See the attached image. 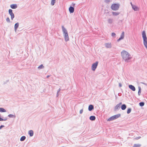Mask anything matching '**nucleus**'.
I'll use <instances>...</instances> for the list:
<instances>
[{"label": "nucleus", "instance_id": "nucleus-1", "mask_svg": "<svg viewBox=\"0 0 147 147\" xmlns=\"http://www.w3.org/2000/svg\"><path fill=\"white\" fill-rule=\"evenodd\" d=\"M121 55L123 60L127 63L129 62L132 58L131 55L127 51L124 50L121 52Z\"/></svg>", "mask_w": 147, "mask_h": 147}, {"label": "nucleus", "instance_id": "nucleus-2", "mask_svg": "<svg viewBox=\"0 0 147 147\" xmlns=\"http://www.w3.org/2000/svg\"><path fill=\"white\" fill-rule=\"evenodd\" d=\"M62 29L65 40L66 42H67L69 40V38L67 31L66 29L63 26H62Z\"/></svg>", "mask_w": 147, "mask_h": 147}, {"label": "nucleus", "instance_id": "nucleus-3", "mask_svg": "<svg viewBox=\"0 0 147 147\" xmlns=\"http://www.w3.org/2000/svg\"><path fill=\"white\" fill-rule=\"evenodd\" d=\"M142 35L143 39V43L145 47L147 49V38L146 36L145 32L143 31L142 33Z\"/></svg>", "mask_w": 147, "mask_h": 147}, {"label": "nucleus", "instance_id": "nucleus-4", "mask_svg": "<svg viewBox=\"0 0 147 147\" xmlns=\"http://www.w3.org/2000/svg\"><path fill=\"white\" fill-rule=\"evenodd\" d=\"M120 5L119 4H113L111 6V8L112 10L116 11L118 10L119 8Z\"/></svg>", "mask_w": 147, "mask_h": 147}, {"label": "nucleus", "instance_id": "nucleus-5", "mask_svg": "<svg viewBox=\"0 0 147 147\" xmlns=\"http://www.w3.org/2000/svg\"><path fill=\"white\" fill-rule=\"evenodd\" d=\"M98 64V61H96L95 63H93L92 66V69L93 71H94L97 67Z\"/></svg>", "mask_w": 147, "mask_h": 147}, {"label": "nucleus", "instance_id": "nucleus-6", "mask_svg": "<svg viewBox=\"0 0 147 147\" xmlns=\"http://www.w3.org/2000/svg\"><path fill=\"white\" fill-rule=\"evenodd\" d=\"M105 47L107 48H111L112 47V45L111 42H107L105 44Z\"/></svg>", "mask_w": 147, "mask_h": 147}, {"label": "nucleus", "instance_id": "nucleus-7", "mask_svg": "<svg viewBox=\"0 0 147 147\" xmlns=\"http://www.w3.org/2000/svg\"><path fill=\"white\" fill-rule=\"evenodd\" d=\"M9 14L11 16V19L13 20L14 17V14L12 12V10L11 9H9Z\"/></svg>", "mask_w": 147, "mask_h": 147}, {"label": "nucleus", "instance_id": "nucleus-8", "mask_svg": "<svg viewBox=\"0 0 147 147\" xmlns=\"http://www.w3.org/2000/svg\"><path fill=\"white\" fill-rule=\"evenodd\" d=\"M125 36V33L124 32H123L121 35L120 37L117 40V42H119L120 40L124 38Z\"/></svg>", "mask_w": 147, "mask_h": 147}, {"label": "nucleus", "instance_id": "nucleus-9", "mask_svg": "<svg viewBox=\"0 0 147 147\" xmlns=\"http://www.w3.org/2000/svg\"><path fill=\"white\" fill-rule=\"evenodd\" d=\"M122 104V102H120L119 104L117 105L115 107V109L117 110L120 108V106Z\"/></svg>", "mask_w": 147, "mask_h": 147}, {"label": "nucleus", "instance_id": "nucleus-10", "mask_svg": "<svg viewBox=\"0 0 147 147\" xmlns=\"http://www.w3.org/2000/svg\"><path fill=\"white\" fill-rule=\"evenodd\" d=\"M129 88L131 90L133 91H135L136 90V88L135 87L131 85H130L129 86Z\"/></svg>", "mask_w": 147, "mask_h": 147}, {"label": "nucleus", "instance_id": "nucleus-11", "mask_svg": "<svg viewBox=\"0 0 147 147\" xmlns=\"http://www.w3.org/2000/svg\"><path fill=\"white\" fill-rule=\"evenodd\" d=\"M69 11L70 13H73L74 11V8L70 6L69 8Z\"/></svg>", "mask_w": 147, "mask_h": 147}, {"label": "nucleus", "instance_id": "nucleus-12", "mask_svg": "<svg viewBox=\"0 0 147 147\" xmlns=\"http://www.w3.org/2000/svg\"><path fill=\"white\" fill-rule=\"evenodd\" d=\"M120 116L121 114H118L113 116V117L114 119L115 120L119 117Z\"/></svg>", "mask_w": 147, "mask_h": 147}, {"label": "nucleus", "instance_id": "nucleus-13", "mask_svg": "<svg viewBox=\"0 0 147 147\" xmlns=\"http://www.w3.org/2000/svg\"><path fill=\"white\" fill-rule=\"evenodd\" d=\"M17 5L16 4H12L11 5L10 7L12 9H15L17 7Z\"/></svg>", "mask_w": 147, "mask_h": 147}, {"label": "nucleus", "instance_id": "nucleus-14", "mask_svg": "<svg viewBox=\"0 0 147 147\" xmlns=\"http://www.w3.org/2000/svg\"><path fill=\"white\" fill-rule=\"evenodd\" d=\"M88 110L89 111H91L94 109V107L93 105H90L88 107Z\"/></svg>", "mask_w": 147, "mask_h": 147}, {"label": "nucleus", "instance_id": "nucleus-15", "mask_svg": "<svg viewBox=\"0 0 147 147\" xmlns=\"http://www.w3.org/2000/svg\"><path fill=\"white\" fill-rule=\"evenodd\" d=\"M19 26V24L18 23H16L14 26L15 30L16 31L17 30Z\"/></svg>", "mask_w": 147, "mask_h": 147}, {"label": "nucleus", "instance_id": "nucleus-16", "mask_svg": "<svg viewBox=\"0 0 147 147\" xmlns=\"http://www.w3.org/2000/svg\"><path fill=\"white\" fill-rule=\"evenodd\" d=\"M108 22L110 24H111L113 22V19L111 18H109L107 20Z\"/></svg>", "mask_w": 147, "mask_h": 147}, {"label": "nucleus", "instance_id": "nucleus-17", "mask_svg": "<svg viewBox=\"0 0 147 147\" xmlns=\"http://www.w3.org/2000/svg\"><path fill=\"white\" fill-rule=\"evenodd\" d=\"M28 134L30 135V136H32L33 135V131L32 130H30L29 131Z\"/></svg>", "mask_w": 147, "mask_h": 147}, {"label": "nucleus", "instance_id": "nucleus-18", "mask_svg": "<svg viewBox=\"0 0 147 147\" xmlns=\"http://www.w3.org/2000/svg\"><path fill=\"white\" fill-rule=\"evenodd\" d=\"M96 118L94 116H91L90 117V119L92 121H94L95 119Z\"/></svg>", "mask_w": 147, "mask_h": 147}, {"label": "nucleus", "instance_id": "nucleus-19", "mask_svg": "<svg viewBox=\"0 0 147 147\" xmlns=\"http://www.w3.org/2000/svg\"><path fill=\"white\" fill-rule=\"evenodd\" d=\"M126 108V105L125 104L123 105L121 107V109L122 110H125Z\"/></svg>", "mask_w": 147, "mask_h": 147}, {"label": "nucleus", "instance_id": "nucleus-20", "mask_svg": "<svg viewBox=\"0 0 147 147\" xmlns=\"http://www.w3.org/2000/svg\"><path fill=\"white\" fill-rule=\"evenodd\" d=\"M112 13L113 15L115 16H117L119 14V12H113Z\"/></svg>", "mask_w": 147, "mask_h": 147}, {"label": "nucleus", "instance_id": "nucleus-21", "mask_svg": "<svg viewBox=\"0 0 147 147\" xmlns=\"http://www.w3.org/2000/svg\"><path fill=\"white\" fill-rule=\"evenodd\" d=\"M139 90L138 92V95L140 96V94L141 92V88L139 86L138 87Z\"/></svg>", "mask_w": 147, "mask_h": 147}, {"label": "nucleus", "instance_id": "nucleus-22", "mask_svg": "<svg viewBox=\"0 0 147 147\" xmlns=\"http://www.w3.org/2000/svg\"><path fill=\"white\" fill-rule=\"evenodd\" d=\"M44 68V67L42 64L41 65H40L39 66L38 68V69H43Z\"/></svg>", "mask_w": 147, "mask_h": 147}, {"label": "nucleus", "instance_id": "nucleus-23", "mask_svg": "<svg viewBox=\"0 0 147 147\" xmlns=\"http://www.w3.org/2000/svg\"><path fill=\"white\" fill-rule=\"evenodd\" d=\"M6 111V110L2 108H0V112H4Z\"/></svg>", "mask_w": 147, "mask_h": 147}, {"label": "nucleus", "instance_id": "nucleus-24", "mask_svg": "<svg viewBox=\"0 0 147 147\" xmlns=\"http://www.w3.org/2000/svg\"><path fill=\"white\" fill-rule=\"evenodd\" d=\"M114 120L113 119V116L109 118L107 120L108 121H113V120Z\"/></svg>", "mask_w": 147, "mask_h": 147}, {"label": "nucleus", "instance_id": "nucleus-25", "mask_svg": "<svg viewBox=\"0 0 147 147\" xmlns=\"http://www.w3.org/2000/svg\"><path fill=\"white\" fill-rule=\"evenodd\" d=\"M141 145L140 144H134L133 147H140Z\"/></svg>", "mask_w": 147, "mask_h": 147}, {"label": "nucleus", "instance_id": "nucleus-26", "mask_svg": "<svg viewBox=\"0 0 147 147\" xmlns=\"http://www.w3.org/2000/svg\"><path fill=\"white\" fill-rule=\"evenodd\" d=\"M55 2V0H52L51 2V4L52 5H54Z\"/></svg>", "mask_w": 147, "mask_h": 147}, {"label": "nucleus", "instance_id": "nucleus-27", "mask_svg": "<svg viewBox=\"0 0 147 147\" xmlns=\"http://www.w3.org/2000/svg\"><path fill=\"white\" fill-rule=\"evenodd\" d=\"M25 138L26 137L25 136H23L21 137L20 140L22 141H23L25 140Z\"/></svg>", "mask_w": 147, "mask_h": 147}, {"label": "nucleus", "instance_id": "nucleus-28", "mask_svg": "<svg viewBox=\"0 0 147 147\" xmlns=\"http://www.w3.org/2000/svg\"><path fill=\"white\" fill-rule=\"evenodd\" d=\"M131 108H129L128 109H127V114H129V113L131 112Z\"/></svg>", "mask_w": 147, "mask_h": 147}, {"label": "nucleus", "instance_id": "nucleus-29", "mask_svg": "<svg viewBox=\"0 0 147 147\" xmlns=\"http://www.w3.org/2000/svg\"><path fill=\"white\" fill-rule=\"evenodd\" d=\"M132 7L135 11H136L137 10V7L136 6H132Z\"/></svg>", "mask_w": 147, "mask_h": 147}, {"label": "nucleus", "instance_id": "nucleus-30", "mask_svg": "<svg viewBox=\"0 0 147 147\" xmlns=\"http://www.w3.org/2000/svg\"><path fill=\"white\" fill-rule=\"evenodd\" d=\"M111 0H105V2L106 3H109L111 2Z\"/></svg>", "mask_w": 147, "mask_h": 147}, {"label": "nucleus", "instance_id": "nucleus-31", "mask_svg": "<svg viewBox=\"0 0 147 147\" xmlns=\"http://www.w3.org/2000/svg\"><path fill=\"white\" fill-rule=\"evenodd\" d=\"M144 103L143 102H140L139 103L141 107H142L144 105Z\"/></svg>", "mask_w": 147, "mask_h": 147}, {"label": "nucleus", "instance_id": "nucleus-32", "mask_svg": "<svg viewBox=\"0 0 147 147\" xmlns=\"http://www.w3.org/2000/svg\"><path fill=\"white\" fill-rule=\"evenodd\" d=\"M111 36L112 37H115L116 34L114 32H112L111 33Z\"/></svg>", "mask_w": 147, "mask_h": 147}, {"label": "nucleus", "instance_id": "nucleus-33", "mask_svg": "<svg viewBox=\"0 0 147 147\" xmlns=\"http://www.w3.org/2000/svg\"><path fill=\"white\" fill-rule=\"evenodd\" d=\"M8 117H13L14 116L13 115L9 114L8 115Z\"/></svg>", "mask_w": 147, "mask_h": 147}, {"label": "nucleus", "instance_id": "nucleus-34", "mask_svg": "<svg viewBox=\"0 0 147 147\" xmlns=\"http://www.w3.org/2000/svg\"><path fill=\"white\" fill-rule=\"evenodd\" d=\"M6 21L8 22H10V20H9V18H6Z\"/></svg>", "mask_w": 147, "mask_h": 147}, {"label": "nucleus", "instance_id": "nucleus-35", "mask_svg": "<svg viewBox=\"0 0 147 147\" xmlns=\"http://www.w3.org/2000/svg\"><path fill=\"white\" fill-rule=\"evenodd\" d=\"M83 109H81L80 111V114H82L83 113Z\"/></svg>", "mask_w": 147, "mask_h": 147}, {"label": "nucleus", "instance_id": "nucleus-36", "mask_svg": "<svg viewBox=\"0 0 147 147\" xmlns=\"http://www.w3.org/2000/svg\"><path fill=\"white\" fill-rule=\"evenodd\" d=\"M119 86L120 87H121L122 86V85L120 83H119Z\"/></svg>", "mask_w": 147, "mask_h": 147}, {"label": "nucleus", "instance_id": "nucleus-37", "mask_svg": "<svg viewBox=\"0 0 147 147\" xmlns=\"http://www.w3.org/2000/svg\"><path fill=\"white\" fill-rule=\"evenodd\" d=\"M75 4L74 3H72L71 5L73 6H74L75 5Z\"/></svg>", "mask_w": 147, "mask_h": 147}, {"label": "nucleus", "instance_id": "nucleus-38", "mask_svg": "<svg viewBox=\"0 0 147 147\" xmlns=\"http://www.w3.org/2000/svg\"><path fill=\"white\" fill-rule=\"evenodd\" d=\"M61 90V89L60 88H59L58 90L57 91V92L59 93L60 92V91Z\"/></svg>", "mask_w": 147, "mask_h": 147}, {"label": "nucleus", "instance_id": "nucleus-39", "mask_svg": "<svg viewBox=\"0 0 147 147\" xmlns=\"http://www.w3.org/2000/svg\"><path fill=\"white\" fill-rule=\"evenodd\" d=\"M59 93H58V92L57 93V96H56L57 97H58L59 95Z\"/></svg>", "mask_w": 147, "mask_h": 147}, {"label": "nucleus", "instance_id": "nucleus-40", "mask_svg": "<svg viewBox=\"0 0 147 147\" xmlns=\"http://www.w3.org/2000/svg\"><path fill=\"white\" fill-rule=\"evenodd\" d=\"M4 126L3 125H1L0 126V129H1V128L4 127Z\"/></svg>", "mask_w": 147, "mask_h": 147}, {"label": "nucleus", "instance_id": "nucleus-41", "mask_svg": "<svg viewBox=\"0 0 147 147\" xmlns=\"http://www.w3.org/2000/svg\"><path fill=\"white\" fill-rule=\"evenodd\" d=\"M142 83L143 84H144V85H146V83H143V82H142Z\"/></svg>", "mask_w": 147, "mask_h": 147}, {"label": "nucleus", "instance_id": "nucleus-42", "mask_svg": "<svg viewBox=\"0 0 147 147\" xmlns=\"http://www.w3.org/2000/svg\"><path fill=\"white\" fill-rule=\"evenodd\" d=\"M141 137H138V138H137V139H140V138Z\"/></svg>", "mask_w": 147, "mask_h": 147}, {"label": "nucleus", "instance_id": "nucleus-43", "mask_svg": "<svg viewBox=\"0 0 147 147\" xmlns=\"http://www.w3.org/2000/svg\"><path fill=\"white\" fill-rule=\"evenodd\" d=\"M50 77V76L49 75H48L47 77V78H49V77Z\"/></svg>", "mask_w": 147, "mask_h": 147}, {"label": "nucleus", "instance_id": "nucleus-44", "mask_svg": "<svg viewBox=\"0 0 147 147\" xmlns=\"http://www.w3.org/2000/svg\"><path fill=\"white\" fill-rule=\"evenodd\" d=\"M131 5H132V6H133V5L132 4V3H131Z\"/></svg>", "mask_w": 147, "mask_h": 147}]
</instances>
